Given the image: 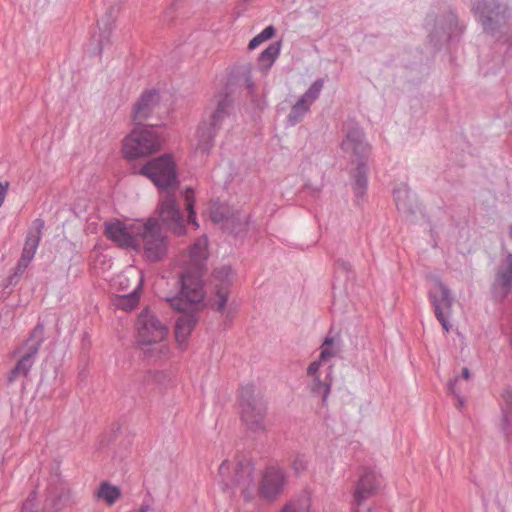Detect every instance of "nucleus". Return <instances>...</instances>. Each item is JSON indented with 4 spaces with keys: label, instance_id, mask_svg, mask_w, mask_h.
Instances as JSON below:
<instances>
[{
    "label": "nucleus",
    "instance_id": "nucleus-55",
    "mask_svg": "<svg viewBox=\"0 0 512 512\" xmlns=\"http://www.w3.org/2000/svg\"><path fill=\"white\" fill-rule=\"evenodd\" d=\"M430 18H431V16L429 15V16L427 17V20H426V26H430V25H431V23H430Z\"/></svg>",
    "mask_w": 512,
    "mask_h": 512
},
{
    "label": "nucleus",
    "instance_id": "nucleus-25",
    "mask_svg": "<svg viewBox=\"0 0 512 512\" xmlns=\"http://www.w3.org/2000/svg\"><path fill=\"white\" fill-rule=\"evenodd\" d=\"M310 391L313 395L321 397L322 404L326 405L332 385V366H329L325 377L322 379L320 375L312 377Z\"/></svg>",
    "mask_w": 512,
    "mask_h": 512
},
{
    "label": "nucleus",
    "instance_id": "nucleus-40",
    "mask_svg": "<svg viewBox=\"0 0 512 512\" xmlns=\"http://www.w3.org/2000/svg\"><path fill=\"white\" fill-rule=\"evenodd\" d=\"M154 385L165 386L171 380V376L167 371L153 370Z\"/></svg>",
    "mask_w": 512,
    "mask_h": 512
},
{
    "label": "nucleus",
    "instance_id": "nucleus-33",
    "mask_svg": "<svg viewBox=\"0 0 512 512\" xmlns=\"http://www.w3.org/2000/svg\"><path fill=\"white\" fill-rule=\"evenodd\" d=\"M183 196L185 199L186 209L188 211L187 222L189 224H193L195 226V228H198L199 224L197 223L196 213L194 210V204H195L194 190L190 187L186 188L183 193Z\"/></svg>",
    "mask_w": 512,
    "mask_h": 512
},
{
    "label": "nucleus",
    "instance_id": "nucleus-19",
    "mask_svg": "<svg viewBox=\"0 0 512 512\" xmlns=\"http://www.w3.org/2000/svg\"><path fill=\"white\" fill-rule=\"evenodd\" d=\"M512 292V253L506 256L505 264L501 265L496 273L492 285V293L498 300H504Z\"/></svg>",
    "mask_w": 512,
    "mask_h": 512
},
{
    "label": "nucleus",
    "instance_id": "nucleus-38",
    "mask_svg": "<svg viewBox=\"0 0 512 512\" xmlns=\"http://www.w3.org/2000/svg\"><path fill=\"white\" fill-rule=\"evenodd\" d=\"M135 380L143 386L154 385V372L153 370H146L138 373Z\"/></svg>",
    "mask_w": 512,
    "mask_h": 512
},
{
    "label": "nucleus",
    "instance_id": "nucleus-11",
    "mask_svg": "<svg viewBox=\"0 0 512 512\" xmlns=\"http://www.w3.org/2000/svg\"><path fill=\"white\" fill-rule=\"evenodd\" d=\"M436 289H431L428 293L429 300L434 308L437 320L446 332H449L451 325L449 317L451 315L453 296L451 290L445 285L440 278L436 279Z\"/></svg>",
    "mask_w": 512,
    "mask_h": 512
},
{
    "label": "nucleus",
    "instance_id": "nucleus-24",
    "mask_svg": "<svg viewBox=\"0 0 512 512\" xmlns=\"http://www.w3.org/2000/svg\"><path fill=\"white\" fill-rule=\"evenodd\" d=\"M143 353L144 359L149 363H155L169 356V346L164 340H159L149 344H139Z\"/></svg>",
    "mask_w": 512,
    "mask_h": 512
},
{
    "label": "nucleus",
    "instance_id": "nucleus-45",
    "mask_svg": "<svg viewBox=\"0 0 512 512\" xmlns=\"http://www.w3.org/2000/svg\"><path fill=\"white\" fill-rule=\"evenodd\" d=\"M9 186H10V184L8 181H5V182L0 181V207L3 205V203L5 201Z\"/></svg>",
    "mask_w": 512,
    "mask_h": 512
},
{
    "label": "nucleus",
    "instance_id": "nucleus-1",
    "mask_svg": "<svg viewBox=\"0 0 512 512\" xmlns=\"http://www.w3.org/2000/svg\"><path fill=\"white\" fill-rule=\"evenodd\" d=\"M204 297V288L198 277L185 275L178 295L166 299L172 309L181 313L175 323V338L180 345L186 343L198 323L197 312Z\"/></svg>",
    "mask_w": 512,
    "mask_h": 512
},
{
    "label": "nucleus",
    "instance_id": "nucleus-50",
    "mask_svg": "<svg viewBox=\"0 0 512 512\" xmlns=\"http://www.w3.org/2000/svg\"><path fill=\"white\" fill-rule=\"evenodd\" d=\"M304 468H305V465H304L302 462H300V461H298V460H296V461L294 462V469L296 470V472H300V471H301V470H303Z\"/></svg>",
    "mask_w": 512,
    "mask_h": 512
},
{
    "label": "nucleus",
    "instance_id": "nucleus-29",
    "mask_svg": "<svg viewBox=\"0 0 512 512\" xmlns=\"http://www.w3.org/2000/svg\"><path fill=\"white\" fill-rule=\"evenodd\" d=\"M254 466L250 460L242 459L237 462L234 482L238 485L249 486L253 482Z\"/></svg>",
    "mask_w": 512,
    "mask_h": 512
},
{
    "label": "nucleus",
    "instance_id": "nucleus-10",
    "mask_svg": "<svg viewBox=\"0 0 512 512\" xmlns=\"http://www.w3.org/2000/svg\"><path fill=\"white\" fill-rule=\"evenodd\" d=\"M136 325L138 344H149L151 341L164 340L168 333L166 325L147 308L139 314Z\"/></svg>",
    "mask_w": 512,
    "mask_h": 512
},
{
    "label": "nucleus",
    "instance_id": "nucleus-12",
    "mask_svg": "<svg viewBox=\"0 0 512 512\" xmlns=\"http://www.w3.org/2000/svg\"><path fill=\"white\" fill-rule=\"evenodd\" d=\"M157 211L161 221L176 235L181 236L185 234L184 218L174 194L167 193V195L162 198Z\"/></svg>",
    "mask_w": 512,
    "mask_h": 512
},
{
    "label": "nucleus",
    "instance_id": "nucleus-22",
    "mask_svg": "<svg viewBox=\"0 0 512 512\" xmlns=\"http://www.w3.org/2000/svg\"><path fill=\"white\" fill-rule=\"evenodd\" d=\"M457 27V16L456 14L449 10L444 16L443 21L441 20L440 27H437V24H434L433 29L429 33L430 42L437 47L442 38L449 39L451 34L456 30Z\"/></svg>",
    "mask_w": 512,
    "mask_h": 512
},
{
    "label": "nucleus",
    "instance_id": "nucleus-30",
    "mask_svg": "<svg viewBox=\"0 0 512 512\" xmlns=\"http://www.w3.org/2000/svg\"><path fill=\"white\" fill-rule=\"evenodd\" d=\"M280 53V43H272L263 50L258 57V65L261 70L269 69Z\"/></svg>",
    "mask_w": 512,
    "mask_h": 512
},
{
    "label": "nucleus",
    "instance_id": "nucleus-14",
    "mask_svg": "<svg viewBox=\"0 0 512 512\" xmlns=\"http://www.w3.org/2000/svg\"><path fill=\"white\" fill-rule=\"evenodd\" d=\"M233 271L230 266H222L213 271V279L215 281V294L211 298V308L215 311L222 312L226 306L229 287L231 285V277Z\"/></svg>",
    "mask_w": 512,
    "mask_h": 512
},
{
    "label": "nucleus",
    "instance_id": "nucleus-48",
    "mask_svg": "<svg viewBox=\"0 0 512 512\" xmlns=\"http://www.w3.org/2000/svg\"><path fill=\"white\" fill-rule=\"evenodd\" d=\"M219 470H220V473L221 474H224L226 471L229 470V461L228 460H224L220 467H219Z\"/></svg>",
    "mask_w": 512,
    "mask_h": 512
},
{
    "label": "nucleus",
    "instance_id": "nucleus-4",
    "mask_svg": "<svg viewBox=\"0 0 512 512\" xmlns=\"http://www.w3.org/2000/svg\"><path fill=\"white\" fill-rule=\"evenodd\" d=\"M471 10L484 32L491 35L505 27L511 15L505 0H472Z\"/></svg>",
    "mask_w": 512,
    "mask_h": 512
},
{
    "label": "nucleus",
    "instance_id": "nucleus-17",
    "mask_svg": "<svg viewBox=\"0 0 512 512\" xmlns=\"http://www.w3.org/2000/svg\"><path fill=\"white\" fill-rule=\"evenodd\" d=\"M44 325L39 322L31 331L26 344L29 345L28 351L19 359L16 366L22 371L23 376H27L32 368L36 355L44 342Z\"/></svg>",
    "mask_w": 512,
    "mask_h": 512
},
{
    "label": "nucleus",
    "instance_id": "nucleus-9",
    "mask_svg": "<svg viewBox=\"0 0 512 512\" xmlns=\"http://www.w3.org/2000/svg\"><path fill=\"white\" fill-rule=\"evenodd\" d=\"M344 132L345 138L340 144L341 149L350 154L355 162H367L371 147L362 128L355 122H347L344 124Z\"/></svg>",
    "mask_w": 512,
    "mask_h": 512
},
{
    "label": "nucleus",
    "instance_id": "nucleus-35",
    "mask_svg": "<svg viewBox=\"0 0 512 512\" xmlns=\"http://www.w3.org/2000/svg\"><path fill=\"white\" fill-rule=\"evenodd\" d=\"M275 32H276V29L272 25L267 26L266 28L263 29V31H261L258 35H256L255 37H253L250 40V42L248 44V49L254 50L261 43L272 38L274 36Z\"/></svg>",
    "mask_w": 512,
    "mask_h": 512
},
{
    "label": "nucleus",
    "instance_id": "nucleus-51",
    "mask_svg": "<svg viewBox=\"0 0 512 512\" xmlns=\"http://www.w3.org/2000/svg\"><path fill=\"white\" fill-rule=\"evenodd\" d=\"M246 82H247V88H248L249 92L253 93L254 84L252 83L250 77H247Z\"/></svg>",
    "mask_w": 512,
    "mask_h": 512
},
{
    "label": "nucleus",
    "instance_id": "nucleus-21",
    "mask_svg": "<svg viewBox=\"0 0 512 512\" xmlns=\"http://www.w3.org/2000/svg\"><path fill=\"white\" fill-rule=\"evenodd\" d=\"M396 207L399 212L406 215H414L418 210L416 195L413 194L406 184L393 190Z\"/></svg>",
    "mask_w": 512,
    "mask_h": 512
},
{
    "label": "nucleus",
    "instance_id": "nucleus-46",
    "mask_svg": "<svg viewBox=\"0 0 512 512\" xmlns=\"http://www.w3.org/2000/svg\"><path fill=\"white\" fill-rule=\"evenodd\" d=\"M336 263H337L338 268L342 269L347 274L352 271V266H351V264L348 261H345V260H342V259H338L336 261Z\"/></svg>",
    "mask_w": 512,
    "mask_h": 512
},
{
    "label": "nucleus",
    "instance_id": "nucleus-39",
    "mask_svg": "<svg viewBox=\"0 0 512 512\" xmlns=\"http://www.w3.org/2000/svg\"><path fill=\"white\" fill-rule=\"evenodd\" d=\"M70 491L68 489H62L58 496H55L52 499V507L56 510H59L69 499Z\"/></svg>",
    "mask_w": 512,
    "mask_h": 512
},
{
    "label": "nucleus",
    "instance_id": "nucleus-16",
    "mask_svg": "<svg viewBox=\"0 0 512 512\" xmlns=\"http://www.w3.org/2000/svg\"><path fill=\"white\" fill-rule=\"evenodd\" d=\"M381 475L373 468L365 467L360 475L354 491V504L359 507L374 495L381 486Z\"/></svg>",
    "mask_w": 512,
    "mask_h": 512
},
{
    "label": "nucleus",
    "instance_id": "nucleus-57",
    "mask_svg": "<svg viewBox=\"0 0 512 512\" xmlns=\"http://www.w3.org/2000/svg\"><path fill=\"white\" fill-rule=\"evenodd\" d=\"M510 237L512 238V226L510 227Z\"/></svg>",
    "mask_w": 512,
    "mask_h": 512
},
{
    "label": "nucleus",
    "instance_id": "nucleus-18",
    "mask_svg": "<svg viewBox=\"0 0 512 512\" xmlns=\"http://www.w3.org/2000/svg\"><path fill=\"white\" fill-rule=\"evenodd\" d=\"M285 476L283 471L276 466L266 468L260 485V495L269 500L275 499L283 489Z\"/></svg>",
    "mask_w": 512,
    "mask_h": 512
},
{
    "label": "nucleus",
    "instance_id": "nucleus-56",
    "mask_svg": "<svg viewBox=\"0 0 512 512\" xmlns=\"http://www.w3.org/2000/svg\"><path fill=\"white\" fill-rule=\"evenodd\" d=\"M231 232H233V233H238V232H239V230H236V229H234V228H233V229L231 230Z\"/></svg>",
    "mask_w": 512,
    "mask_h": 512
},
{
    "label": "nucleus",
    "instance_id": "nucleus-23",
    "mask_svg": "<svg viewBox=\"0 0 512 512\" xmlns=\"http://www.w3.org/2000/svg\"><path fill=\"white\" fill-rule=\"evenodd\" d=\"M118 7L111 6L105 17L98 22L100 33L97 39V54L102 55L104 48L110 44V34L113 29V23L118 13Z\"/></svg>",
    "mask_w": 512,
    "mask_h": 512
},
{
    "label": "nucleus",
    "instance_id": "nucleus-31",
    "mask_svg": "<svg viewBox=\"0 0 512 512\" xmlns=\"http://www.w3.org/2000/svg\"><path fill=\"white\" fill-rule=\"evenodd\" d=\"M310 104L304 99L299 98L297 102L292 106L289 114L287 115V122L289 125L294 126L302 121L305 114L310 109Z\"/></svg>",
    "mask_w": 512,
    "mask_h": 512
},
{
    "label": "nucleus",
    "instance_id": "nucleus-41",
    "mask_svg": "<svg viewBox=\"0 0 512 512\" xmlns=\"http://www.w3.org/2000/svg\"><path fill=\"white\" fill-rule=\"evenodd\" d=\"M21 512H38L36 509V491H32L25 500Z\"/></svg>",
    "mask_w": 512,
    "mask_h": 512
},
{
    "label": "nucleus",
    "instance_id": "nucleus-34",
    "mask_svg": "<svg viewBox=\"0 0 512 512\" xmlns=\"http://www.w3.org/2000/svg\"><path fill=\"white\" fill-rule=\"evenodd\" d=\"M323 86V79L315 80L300 98L304 99L307 103L311 105L319 97L320 92L323 89Z\"/></svg>",
    "mask_w": 512,
    "mask_h": 512
},
{
    "label": "nucleus",
    "instance_id": "nucleus-47",
    "mask_svg": "<svg viewBox=\"0 0 512 512\" xmlns=\"http://www.w3.org/2000/svg\"><path fill=\"white\" fill-rule=\"evenodd\" d=\"M335 355V352L329 348H323L321 353H320V356H319V360L321 362L323 361H326L328 358L332 357Z\"/></svg>",
    "mask_w": 512,
    "mask_h": 512
},
{
    "label": "nucleus",
    "instance_id": "nucleus-3",
    "mask_svg": "<svg viewBox=\"0 0 512 512\" xmlns=\"http://www.w3.org/2000/svg\"><path fill=\"white\" fill-rule=\"evenodd\" d=\"M239 404L241 408V420L252 433H260L265 430L264 420L267 413V405L263 394L253 384L241 387L239 391Z\"/></svg>",
    "mask_w": 512,
    "mask_h": 512
},
{
    "label": "nucleus",
    "instance_id": "nucleus-37",
    "mask_svg": "<svg viewBox=\"0 0 512 512\" xmlns=\"http://www.w3.org/2000/svg\"><path fill=\"white\" fill-rule=\"evenodd\" d=\"M121 425L119 423H115L112 425L111 430L109 433H106L103 436V439L101 441L102 446H109V445H117L116 439L118 435L121 432Z\"/></svg>",
    "mask_w": 512,
    "mask_h": 512
},
{
    "label": "nucleus",
    "instance_id": "nucleus-20",
    "mask_svg": "<svg viewBox=\"0 0 512 512\" xmlns=\"http://www.w3.org/2000/svg\"><path fill=\"white\" fill-rule=\"evenodd\" d=\"M160 95L156 90L144 91L133 107V122L142 126L143 122L150 117L155 107L159 104Z\"/></svg>",
    "mask_w": 512,
    "mask_h": 512
},
{
    "label": "nucleus",
    "instance_id": "nucleus-8",
    "mask_svg": "<svg viewBox=\"0 0 512 512\" xmlns=\"http://www.w3.org/2000/svg\"><path fill=\"white\" fill-rule=\"evenodd\" d=\"M44 225V221L40 218H37L32 222V229H30L26 235L21 257L17 262L13 274L7 278V286L16 285L19 282L20 277L28 268L39 247Z\"/></svg>",
    "mask_w": 512,
    "mask_h": 512
},
{
    "label": "nucleus",
    "instance_id": "nucleus-36",
    "mask_svg": "<svg viewBox=\"0 0 512 512\" xmlns=\"http://www.w3.org/2000/svg\"><path fill=\"white\" fill-rule=\"evenodd\" d=\"M211 220L214 223L225 222V227L228 228L229 224L234 222L233 217H228L225 209L217 207L211 210Z\"/></svg>",
    "mask_w": 512,
    "mask_h": 512
},
{
    "label": "nucleus",
    "instance_id": "nucleus-58",
    "mask_svg": "<svg viewBox=\"0 0 512 512\" xmlns=\"http://www.w3.org/2000/svg\"><path fill=\"white\" fill-rule=\"evenodd\" d=\"M368 512H373V511H372V509H370V508H369V509H368Z\"/></svg>",
    "mask_w": 512,
    "mask_h": 512
},
{
    "label": "nucleus",
    "instance_id": "nucleus-6",
    "mask_svg": "<svg viewBox=\"0 0 512 512\" xmlns=\"http://www.w3.org/2000/svg\"><path fill=\"white\" fill-rule=\"evenodd\" d=\"M134 173L147 177L161 191L175 188L179 183L176 164L170 154H163L147 161Z\"/></svg>",
    "mask_w": 512,
    "mask_h": 512
},
{
    "label": "nucleus",
    "instance_id": "nucleus-7",
    "mask_svg": "<svg viewBox=\"0 0 512 512\" xmlns=\"http://www.w3.org/2000/svg\"><path fill=\"white\" fill-rule=\"evenodd\" d=\"M137 236L140 240V249H143L148 260L159 261L166 254L167 238L162 233L157 219H148Z\"/></svg>",
    "mask_w": 512,
    "mask_h": 512
},
{
    "label": "nucleus",
    "instance_id": "nucleus-42",
    "mask_svg": "<svg viewBox=\"0 0 512 512\" xmlns=\"http://www.w3.org/2000/svg\"><path fill=\"white\" fill-rule=\"evenodd\" d=\"M458 380H459V377H456L455 379L450 380V381L448 382L447 387H448V390H449L452 394H454V395L456 396L457 401H458V407L460 408V407H462V406L464 405V398L460 395L459 390H457V388H456V385H457V383H458Z\"/></svg>",
    "mask_w": 512,
    "mask_h": 512
},
{
    "label": "nucleus",
    "instance_id": "nucleus-26",
    "mask_svg": "<svg viewBox=\"0 0 512 512\" xmlns=\"http://www.w3.org/2000/svg\"><path fill=\"white\" fill-rule=\"evenodd\" d=\"M368 166L367 162L357 163V167L351 173L353 180V191L357 199L362 198L368 187Z\"/></svg>",
    "mask_w": 512,
    "mask_h": 512
},
{
    "label": "nucleus",
    "instance_id": "nucleus-5",
    "mask_svg": "<svg viewBox=\"0 0 512 512\" xmlns=\"http://www.w3.org/2000/svg\"><path fill=\"white\" fill-rule=\"evenodd\" d=\"M160 147V137L152 126L135 125L124 139L123 155L128 160L137 159L157 152Z\"/></svg>",
    "mask_w": 512,
    "mask_h": 512
},
{
    "label": "nucleus",
    "instance_id": "nucleus-43",
    "mask_svg": "<svg viewBox=\"0 0 512 512\" xmlns=\"http://www.w3.org/2000/svg\"><path fill=\"white\" fill-rule=\"evenodd\" d=\"M321 363L322 362L320 360L312 362L307 368V375L310 377H315L316 375H319L318 371L320 369Z\"/></svg>",
    "mask_w": 512,
    "mask_h": 512
},
{
    "label": "nucleus",
    "instance_id": "nucleus-28",
    "mask_svg": "<svg viewBox=\"0 0 512 512\" xmlns=\"http://www.w3.org/2000/svg\"><path fill=\"white\" fill-rule=\"evenodd\" d=\"M140 290H141V282L139 285L131 292L125 295H118L113 299V305L117 309H121L124 311H132L136 308L140 300Z\"/></svg>",
    "mask_w": 512,
    "mask_h": 512
},
{
    "label": "nucleus",
    "instance_id": "nucleus-15",
    "mask_svg": "<svg viewBox=\"0 0 512 512\" xmlns=\"http://www.w3.org/2000/svg\"><path fill=\"white\" fill-rule=\"evenodd\" d=\"M104 226V235L119 247L140 251V240L138 236L132 235L122 221L118 219L106 221Z\"/></svg>",
    "mask_w": 512,
    "mask_h": 512
},
{
    "label": "nucleus",
    "instance_id": "nucleus-54",
    "mask_svg": "<svg viewBox=\"0 0 512 512\" xmlns=\"http://www.w3.org/2000/svg\"><path fill=\"white\" fill-rule=\"evenodd\" d=\"M149 510L148 505H143L138 512H147Z\"/></svg>",
    "mask_w": 512,
    "mask_h": 512
},
{
    "label": "nucleus",
    "instance_id": "nucleus-53",
    "mask_svg": "<svg viewBox=\"0 0 512 512\" xmlns=\"http://www.w3.org/2000/svg\"><path fill=\"white\" fill-rule=\"evenodd\" d=\"M333 344V339L332 338H329L327 337L324 342H323V346H329V345H332Z\"/></svg>",
    "mask_w": 512,
    "mask_h": 512
},
{
    "label": "nucleus",
    "instance_id": "nucleus-32",
    "mask_svg": "<svg viewBox=\"0 0 512 512\" xmlns=\"http://www.w3.org/2000/svg\"><path fill=\"white\" fill-rule=\"evenodd\" d=\"M98 498L105 500L109 505L114 504L121 496V492L118 487L103 482L97 492Z\"/></svg>",
    "mask_w": 512,
    "mask_h": 512
},
{
    "label": "nucleus",
    "instance_id": "nucleus-2",
    "mask_svg": "<svg viewBox=\"0 0 512 512\" xmlns=\"http://www.w3.org/2000/svg\"><path fill=\"white\" fill-rule=\"evenodd\" d=\"M212 104L213 107L207 109V118L200 122L197 129V147L206 153L214 146L215 136L233 110V100L227 93L215 96Z\"/></svg>",
    "mask_w": 512,
    "mask_h": 512
},
{
    "label": "nucleus",
    "instance_id": "nucleus-49",
    "mask_svg": "<svg viewBox=\"0 0 512 512\" xmlns=\"http://www.w3.org/2000/svg\"><path fill=\"white\" fill-rule=\"evenodd\" d=\"M470 377H471L470 370L467 367H463L460 378L467 380Z\"/></svg>",
    "mask_w": 512,
    "mask_h": 512
},
{
    "label": "nucleus",
    "instance_id": "nucleus-27",
    "mask_svg": "<svg viewBox=\"0 0 512 512\" xmlns=\"http://www.w3.org/2000/svg\"><path fill=\"white\" fill-rule=\"evenodd\" d=\"M501 398L502 417L499 425L503 433L507 435L512 424V390L504 389Z\"/></svg>",
    "mask_w": 512,
    "mask_h": 512
},
{
    "label": "nucleus",
    "instance_id": "nucleus-52",
    "mask_svg": "<svg viewBox=\"0 0 512 512\" xmlns=\"http://www.w3.org/2000/svg\"><path fill=\"white\" fill-rule=\"evenodd\" d=\"M281 512H295V509L292 504H286Z\"/></svg>",
    "mask_w": 512,
    "mask_h": 512
},
{
    "label": "nucleus",
    "instance_id": "nucleus-44",
    "mask_svg": "<svg viewBox=\"0 0 512 512\" xmlns=\"http://www.w3.org/2000/svg\"><path fill=\"white\" fill-rule=\"evenodd\" d=\"M22 375V371L15 365L7 375L8 384L13 383L16 379Z\"/></svg>",
    "mask_w": 512,
    "mask_h": 512
},
{
    "label": "nucleus",
    "instance_id": "nucleus-59",
    "mask_svg": "<svg viewBox=\"0 0 512 512\" xmlns=\"http://www.w3.org/2000/svg\"><path fill=\"white\" fill-rule=\"evenodd\" d=\"M355 512H359L358 510H356Z\"/></svg>",
    "mask_w": 512,
    "mask_h": 512
},
{
    "label": "nucleus",
    "instance_id": "nucleus-13",
    "mask_svg": "<svg viewBox=\"0 0 512 512\" xmlns=\"http://www.w3.org/2000/svg\"><path fill=\"white\" fill-rule=\"evenodd\" d=\"M208 240L206 236H201L196 239L194 244L190 248L189 252V258H190V264L191 267L185 269L180 277H179V284L180 287H182V279L185 275H188L189 277H195L197 276L201 285L203 286L202 281V274H203V268L205 265V262L208 258Z\"/></svg>",
    "mask_w": 512,
    "mask_h": 512
}]
</instances>
